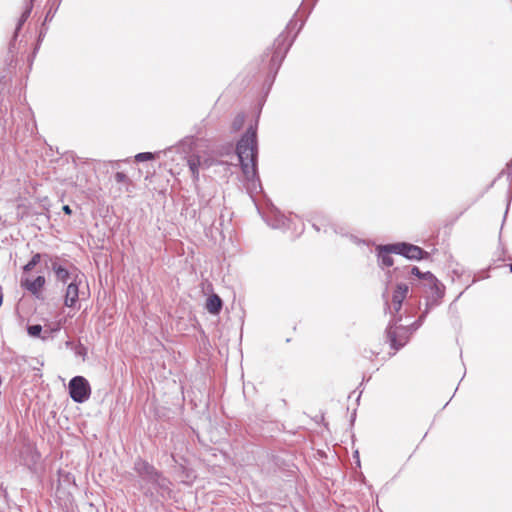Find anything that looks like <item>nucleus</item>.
Listing matches in <instances>:
<instances>
[{
	"label": "nucleus",
	"mask_w": 512,
	"mask_h": 512,
	"mask_svg": "<svg viewBox=\"0 0 512 512\" xmlns=\"http://www.w3.org/2000/svg\"><path fill=\"white\" fill-rule=\"evenodd\" d=\"M353 458L356 459V464L357 466H360V458H359V453L358 451H355L354 454H353Z\"/></svg>",
	"instance_id": "30"
},
{
	"label": "nucleus",
	"mask_w": 512,
	"mask_h": 512,
	"mask_svg": "<svg viewBox=\"0 0 512 512\" xmlns=\"http://www.w3.org/2000/svg\"><path fill=\"white\" fill-rule=\"evenodd\" d=\"M72 348H73L74 353H75L76 356L81 357L83 360L86 359L88 350H87V347L84 344H82L81 342H78Z\"/></svg>",
	"instance_id": "24"
},
{
	"label": "nucleus",
	"mask_w": 512,
	"mask_h": 512,
	"mask_svg": "<svg viewBox=\"0 0 512 512\" xmlns=\"http://www.w3.org/2000/svg\"><path fill=\"white\" fill-rule=\"evenodd\" d=\"M271 462L273 466L282 471H288L290 467V461L285 459L282 455L273 454L271 455Z\"/></svg>",
	"instance_id": "19"
},
{
	"label": "nucleus",
	"mask_w": 512,
	"mask_h": 512,
	"mask_svg": "<svg viewBox=\"0 0 512 512\" xmlns=\"http://www.w3.org/2000/svg\"><path fill=\"white\" fill-rule=\"evenodd\" d=\"M0 491H1V492H2V494H3V497H4L5 499H7V498H8V492H7V489H6V487H4L3 483H1V482H0Z\"/></svg>",
	"instance_id": "28"
},
{
	"label": "nucleus",
	"mask_w": 512,
	"mask_h": 512,
	"mask_svg": "<svg viewBox=\"0 0 512 512\" xmlns=\"http://www.w3.org/2000/svg\"><path fill=\"white\" fill-rule=\"evenodd\" d=\"M133 470L138 480V488L143 496L151 500L171 498L172 482L162 471L158 470L147 460L137 457L133 464Z\"/></svg>",
	"instance_id": "2"
},
{
	"label": "nucleus",
	"mask_w": 512,
	"mask_h": 512,
	"mask_svg": "<svg viewBox=\"0 0 512 512\" xmlns=\"http://www.w3.org/2000/svg\"><path fill=\"white\" fill-rule=\"evenodd\" d=\"M431 278V283L430 279L427 278L422 284L425 292L428 293L426 296V308L428 309L439 306L442 303V299L444 298L446 291L445 285L438 280L433 273Z\"/></svg>",
	"instance_id": "5"
},
{
	"label": "nucleus",
	"mask_w": 512,
	"mask_h": 512,
	"mask_svg": "<svg viewBox=\"0 0 512 512\" xmlns=\"http://www.w3.org/2000/svg\"><path fill=\"white\" fill-rule=\"evenodd\" d=\"M245 123V115L243 113L237 114L231 124V131L238 132L242 129Z\"/></svg>",
	"instance_id": "22"
},
{
	"label": "nucleus",
	"mask_w": 512,
	"mask_h": 512,
	"mask_svg": "<svg viewBox=\"0 0 512 512\" xmlns=\"http://www.w3.org/2000/svg\"><path fill=\"white\" fill-rule=\"evenodd\" d=\"M51 269L56 276V280L66 284L70 279H73L74 275L69 269L62 265L57 256L52 258Z\"/></svg>",
	"instance_id": "11"
},
{
	"label": "nucleus",
	"mask_w": 512,
	"mask_h": 512,
	"mask_svg": "<svg viewBox=\"0 0 512 512\" xmlns=\"http://www.w3.org/2000/svg\"><path fill=\"white\" fill-rule=\"evenodd\" d=\"M410 265L405 266H397L393 270H388L386 272V280L388 283L392 282L393 280H401L405 279L411 282V274L409 271Z\"/></svg>",
	"instance_id": "14"
},
{
	"label": "nucleus",
	"mask_w": 512,
	"mask_h": 512,
	"mask_svg": "<svg viewBox=\"0 0 512 512\" xmlns=\"http://www.w3.org/2000/svg\"><path fill=\"white\" fill-rule=\"evenodd\" d=\"M235 153L238 157L241 171L244 174L250 193L262 191V184L258 173L259 146L257 137V122L250 124L236 143Z\"/></svg>",
	"instance_id": "1"
},
{
	"label": "nucleus",
	"mask_w": 512,
	"mask_h": 512,
	"mask_svg": "<svg viewBox=\"0 0 512 512\" xmlns=\"http://www.w3.org/2000/svg\"><path fill=\"white\" fill-rule=\"evenodd\" d=\"M45 33H46V29L44 30V28L42 27L40 30V33H39L38 41L42 40V37H44Z\"/></svg>",
	"instance_id": "31"
},
{
	"label": "nucleus",
	"mask_w": 512,
	"mask_h": 512,
	"mask_svg": "<svg viewBox=\"0 0 512 512\" xmlns=\"http://www.w3.org/2000/svg\"><path fill=\"white\" fill-rule=\"evenodd\" d=\"M361 394H362V391L359 393V395L357 396V402H359L360 400V397H361Z\"/></svg>",
	"instance_id": "36"
},
{
	"label": "nucleus",
	"mask_w": 512,
	"mask_h": 512,
	"mask_svg": "<svg viewBox=\"0 0 512 512\" xmlns=\"http://www.w3.org/2000/svg\"><path fill=\"white\" fill-rule=\"evenodd\" d=\"M429 311L430 309L425 308L419 318L407 326L400 324L402 320L401 315H393L385 330L386 342L390 348L394 351L402 349L408 343L410 335L423 324Z\"/></svg>",
	"instance_id": "3"
},
{
	"label": "nucleus",
	"mask_w": 512,
	"mask_h": 512,
	"mask_svg": "<svg viewBox=\"0 0 512 512\" xmlns=\"http://www.w3.org/2000/svg\"><path fill=\"white\" fill-rule=\"evenodd\" d=\"M62 210L63 212L66 214V215H71L72 214V209L69 205H64L62 207Z\"/></svg>",
	"instance_id": "29"
},
{
	"label": "nucleus",
	"mask_w": 512,
	"mask_h": 512,
	"mask_svg": "<svg viewBox=\"0 0 512 512\" xmlns=\"http://www.w3.org/2000/svg\"><path fill=\"white\" fill-rule=\"evenodd\" d=\"M409 293V285L407 283L399 282L396 284V287L392 294V306L393 311L391 310V306L387 299V292L383 293V298L385 299V312L389 311L392 316L399 315V312L402 309L403 301L407 298Z\"/></svg>",
	"instance_id": "7"
},
{
	"label": "nucleus",
	"mask_w": 512,
	"mask_h": 512,
	"mask_svg": "<svg viewBox=\"0 0 512 512\" xmlns=\"http://www.w3.org/2000/svg\"><path fill=\"white\" fill-rule=\"evenodd\" d=\"M303 25L304 23L302 22L300 24V27L298 28V31L290 40H288V36L285 32L281 33L275 39L273 44L272 56L269 63V73L265 80V85H267V91H269L271 86L273 85L276 75L282 65V62L284 61L289 49L291 48L297 34L299 33Z\"/></svg>",
	"instance_id": "4"
},
{
	"label": "nucleus",
	"mask_w": 512,
	"mask_h": 512,
	"mask_svg": "<svg viewBox=\"0 0 512 512\" xmlns=\"http://www.w3.org/2000/svg\"><path fill=\"white\" fill-rule=\"evenodd\" d=\"M394 245L396 255L403 256L408 260L419 261L430 257L429 252L409 242H396Z\"/></svg>",
	"instance_id": "8"
},
{
	"label": "nucleus",
	"mask_w": 512,
	"mask_h": 512,
	"mask_svg": "<svg viewBox=\"0 0 512 512\" xmlns=\"http://www.w3.org/2000/svg\"><path fill=\"white\" fill-rule=\"evenodd\" d=\"M72 345H73V342H71V341H67V342H66V346H67V347H69V346H71V347H72Z\"/></svg>",
	"instance_id": "35"
},
{
	"label": "nucleus",
	"mask_w": 512,
	"mask_h": 512,
	"mask_svg": "<svg viewBox=\"0 0 512 512\" xmlns=\"http://www.w3.org/2000/svg\"><path fill=\"white\" fill-rule=\"evenodd\" d=\"M60 2H61V0H49L48 1L49 9L45 15L44 23L42 25L43 27L45 26L46 22L51 21L53 19L55 13L57 12V10L60 6Z\"/></svg>",
	"instance_id": "20"
},
{
	"label": "nucleus",
	"mask_w": 512,
	"mask_h": 512,
	"mask_svg": "<svg viewBox=\"0 0 512 512\" xmlns=\"http://www.w3.org/2000/svg\"><path fill=\"white\" fill-rule=\"evenodd\" d=\"M75 275L72 281L67 285L66 291L64 294V305L68 308H74L79 300V285L81 283V277L79 275V270L71 264Z\"/></svg>",
	"instance_id": "9"
},
{
	"label": "nucleus",
	"mask_w": 512,
	"mask_h": 512,
	"mask_svg": "<svg viewBox=\"0 0 512 512\" xmlns=\"http://www.w3.org/2000/svg\"><path fill=\"white\" fill-rule=\"evenodd\" d=\"M312 226L313 228L316 230V231H320L321 230V227H320V223L318 222V220L316 218H312Z\"/></svg>",
	"instance_id": "27"
},
{
	"label": "nucleus",
	"mask_w": 512,
	"mask_h": 512,
	"mask_svg": "<svg viewBox=\"0 0 512 512\" xmlns=\"http://www.w3.org/2000/svg\"><path fill=\"white\" fill-rule=\"evenodd\" d=\"M173 461L178 465V470L183 474V476L192 481L195 478L193 470L187 468L184 464L178 463L176 457L172 454L171 455Z\"/></svg>",
	"instance_id": "21"
},
{
	"label": "nucleus",
	"mask_w": 512,
	"mask_h": 512,
	"mask_svg": "<svg viewBox=\"0 0 512 512\" xmlns=\"http://www.w3.org/2000/svg\"><path fill=\"white\" fill-rule=\"evenodd\" d=\"M69 396L75 403L86 402L91 395V386L83 376H74L68 384Z\"/></svg>",
	"instance_id": "6"
},
{
	"label": "nucleus",
	"mask_w": 512,
	"mask_h": 512,
	"mask_svg": "<svg viewBox=\"0 0 512 512\" xmlns=\"http://www.w3.org/2000/svg\"><path fill=\"white\" fill-rule=\"evenodd\" d=\"M188 167L192 175L193 181L199 180V168L202 166L201 158L198 155H191L188 160Z\"/></svg>",
	"instance_id": "17"
},
{
	"label": "nucleus",
	"mask_w": 512,
	"mask_h": 512,
	"mask_svg": "<svg viewBox=\"0 0 512 512\" xmlns=\"http://www.w3.org/2000/svg\"><path fill=\"white\" fill-rule=\"evenodd\" d=\"M508 207H509V205L507 206V209L505 210L504 219L506 218V215H507V213H508Z\"/></svg>",
	"instance_id": "37"
},
{
	"label": "nucleus",
	"mask_w": 512,
	"mask_h": 512,
	"mask_svg": "<svg viewBox=\"0 0 512 512\" xmlns=\"http://www.w3.org/2000/svg\"><path fill=\"white\" fill-rule=\"evenodd\" d=\"M114 179L118 184H127L129 182V179L124 172H116Z\"/></svg>",
	"instance_id": "26"
},
{
	"label": "nucleus",
	"mask_w": 512,
	"mask_h": 512,
	"mask_svg": "<svg viewBox=\"0 0 512 512\" xmlns=\"http://www.w3.org/2000/svg\"><path fill=\"white\" fill-rule=\"evenodd\" d=\"M510 272L512 273V262L509 265Z\"/></svg>",
	"instance_id": "38"
},
{
	"label": "nucleus",
	"mask_w": 512,
	"mask_h": 512,
	"mask_svg": "<svg viewBox=\"0 0 512 512\" xmlns=\"http://www.w3.org/2000/svg\"><path fill=\"white\" fill-rule=\"evenodd\" d=\"M154 158H155V155L152 152H141V153L136 154V156H135V160L137 162L148 161V160H152Z\"/></svg>",
	"instance_id": "25"
},
{
	"label": "nucleus",
	"mask_w": 512,
	"mask_h": 512,
	"mask_svg": "<svg viewBox=\"0 0 512 512\" xmlns=\"http://www.w3.org/2000/svg\"><path fill=\"white\" fill-rule=\"evenodd\" d=\"M316 2H317V0H314V3H313V5H314V4L316 3Z\"/></svg>",
	"instance_id": "40"
},
{
	"label": "nucleus",
	"mask_w": 512,
	"mask_h": 512,
	"mask_svg": "<svg viewBox=\"0 0 512 512\" xmlns=\"http://www.w3.org/2000/svg\"><path fill=\"white\" fill-rule=\"evenodd\" d=\"M355 418H356V410L353 412L352 417H351V423L352 424L354 423Z\"/></svg>",
	"instance_id": "33"
},
{
	"label": "nucleus",
	"mask_w": 512,
	"mask_h": 512,
	"mask_svg": "<svg viewBox=\"0 0 512 512\" xmlns=\"http://www.w3.org/2000/svg\"><path fill=\"white\" fill-rule=\"evenodd\" d=\"M42 330L43 328L40 324H33L27 326V333L29 334V336L34 338H41Z\"/></svg>",
	"instance_id": "23"
},
{
	"label": "nucleus",
	"mask_w": 512,
	"mask_h": 512,
	"mask_svg": "<svg viewBox=\"0 0 512 512\" xmlns=\"http://www.w3.org/2000/svg\"><path fill=\"white\" fill-rule=\"evenodd\" d=\"M45 283H46V279L43 275H38L33 280H31L29 278L21 279V286L24 289L28 290L36 298L40 297L41 290L43 289Z\"/></svg>",
	"instance_id": "12"
},
{
	"label": "nucleus",
	"mask_w": 512,
	"mask_h": 512,
	"mask_svg": "<svg viewBox=\"0 0 512 512\" xmlns=\"http://www.w3.org/2000/svg\"><path fill=\"white\" fill-rule=\"evenodd\" d=\"M52 256L47 253H35L32 258L23 266V272H31L38 264L43 262L46 267L52 261Z\"/></svg>",
	"instance_id": "15"
},
{
	"label": "nucleus",
	"mask_w": 512,
	"mask_h": 512,
	"mask_svg": "<svg viewBox=\"0 0 512 512\" xmlns=\"http://www.w3.org/2000/svg\"><path fill=\"white\" fill-rule=\"evenodd\" d=\"M263 219L273 229H281L288 226V219L277 209H272L269 213L263 215Z\"/></svg>",
	"instance_id": "13"
},
{
	"label": "nucleus",
	"mask_w": 512,
	"mask_h": 512,
	"mask_svg": "<svg viewBox=\"0 0 512 512\" xmlns=\"http://www.w3.org/2000/svg\"><path fill=\"white\" fill-rule=\"evenodd\" d=\"M6 83H7V78H6V76H2V77L0 78V87H1L2 85H5Z\"/></svg>",
	"instance_id": "32"
},
{
	"label": "nucleus",
	"mask_w": 512,
	"mask_h": 512,
	"mask_svg": "<svg viewBox=\"0 0 512 512\" xmlns=\"http://www.w3.org/2000/svg\"><path fill=\"white\" fill-rule=\"evenodd\" d=\"M377 263L381 269L390 268L394 265V259L391 254H396L394 243L380 244L375 248Z\"/></svg>",
	"instance_id": "10"
},
{
	"label": "nucleus",
	"mask_w": 512,
	"mask_h": 512,
	"mask_svg": "<svg viewBox=\"0 0 512 512\" xmlns=\"http://www.w3.org/2000/svg\"><path fill=\"white\" fill-rule=\"evenodd\" d=\"M409 271L411 274V285H414L413 277H416L421 284H423L427 278L432 279V273L430 271L422 272L417 266L410 265Z\"/></svg>",
	"instance_id": "18"
},
{
	"label": "nucleus",
	"mask_w": 512,
	"mask_h": 512,
	"mask_svg": "<svg viewBox=\"0 0 512 512\" xmlns=\"http://www.w3.org/2000/svg\"><path fill=\"white\" fill-rule=\"evenodd\" d=\"M293 25H294V23H293V21L291 20V21L288 23V25H287L286 29H291Z\"/></svg>",
	"instance_id": "34"
},
{
	"label": "nucleus",
	"mask_w": 512,
	"mask_h": 512,
	"mask_svg": "<svg viewBox=\"0 0 512 512\" xmlns=\"http://www.w3.org/2000/svg\"><path fill=\"white\" fill-rule=\"evenodd\" d=\"M2 384V377L0 376V385Z\"/></svg>",
	"instance_id": "39"
},
{
	"label": "nucleus",
	"mask_w": 512,
	"mask_h": 512,
	"mask_svg": "<svg viewBox=\"0 0 512 512\" xmlns=\"http://www.w3.org/2000/svg\"><path fill=\"white\" fill-rule=\"evenodd\" d=\"M223 307L221 297L215 293L210 295L206 300V309L212 315H219Z\"/></svg>",
	"instance_id": "16"
}]
</instances>
